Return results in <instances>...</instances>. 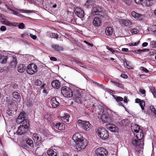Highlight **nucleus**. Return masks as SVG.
Returning a JSON list of instances; mask_svg holds the SVG:
<instances>
[{
  "label": "nucleus",
  "mask_w": 156,
  "mask_h": 156,
  "mask_svg": "<svg viewBox=\"0 0 156 156\" xmlns=\"http://www.w3.org/2000/svg\"><path fill=\"white\" fill-rule=\"evenodd\" d=\"M93 111L95 112L98 115H101V120L105 122H110L112 121V115L109 114L108 112L105 111L103 106L100 105H96V104L93 105Z\"/></svg>",
  "instance_id": "f257e3e1"
},
{
  "label": "nucleus",
  "mask_w": 156,
  "mask_h": 156,
  "mask_svg": "<svg viewBox=\"0 0 156 156\" xmlns=\"http://www.w3.org/2000/svg\"><path fill=\"white\" fill-rule=\"evenodd\" d=\"M72 97L78 103H82L83 102L87 100L86 98L83 97L84 93H83L82 90L77 87L74 88L73 91Z\"/></svg>",
  "instance_id": "f03ea898"
},
{
  "label": "nucleus",
  "mask_w": 156,
  "mask_h": 156,
  "mask_svg": "<svg viewBox=\"0 0 156 156\" xmlns=\"http://www.w3.org/2000/svg\"><path fill=\"white\" fill-rule=\"evenodd\" d=\"M98 136L101 138L103 140H105L109 136V133L108 131L104 128H99L97 131Z\"/></svg>",
  "instance_id": "7ed1b4c3"
},
{
  "label": "nucleus",
  "mask_w": 156,
  "mask_h": 156,
  "mask_svg": "<svg viewBox=\"0 0 156 156\" xmlns=\"http://www.w3.org/2000/svg\"><path fill=\"white\" fill-rule=\"evenodd\" d=\"M76 143V148L77 151H80L85 148L88 144V142L86 139L84 138Z\"/></svg>",
  "instance_id": "20e7f679"
},
{
  "label": "nucleus",
  "mask_w": 156,
  "mask_h": 156,
  "mask_svg": "<svg viewBox=\"0 0 156 156\" xmlns=\"http://www.w3.org/2000/svg\"><path fill=\"white\" fill-rule=\"evenodd\" d=\"M78 125L83 129L88 131L91 129V125L88 121L79 119L77 121Z\"/></svg>",
  "instance_id": "39448f33"
},
{
  "label": "nucleus",
  "mask_w": 156,
  "mask_h": 156,
  "mask_svg": "<svg viewBox=\"0 0 156 156\" xmlns=\"http://www.w3.org/2000/svg\"><path fill=\"white\" fill-rule=\"evenodd\" d=\"M72 90L69 87L65 86L61 88V92L63 96L66 97H71L73 96Z\"/></svg>",
  "instance_id": "423d86ee"
},
{
  "label": "nucleus",
  "mask_w": 156,
  "mask_h": 156,
  "mask_svg": "<svg viewBox=\"0 0 156 156\" xmlns=\"http://www.w3.org/2000/svg\"><path fill=\"white\" fill-rule=\"evenodd\" d=\"M132 146L135 149L139 148H142L144 146V143L142 140H140L136 137H133L132 140Z\"/></svg>",
  "instance_id": "0eeeda50"
},
{
  "label": "nucleus",
  "mask_w": 156,
  "mask_h": 156,
  "mask_svg": "<svg viewBox=\"0 0 156 156\" xmlns=\"http://www.w3.org/2000/svg\"><path fill=\"white\" fill-rule=\"evenodd\" d=\"M26 71L29 74H33L37 71V66L34 63L30 64L27 67Z\"/></svg>",
  "instance_id": "6e6552de"
},
{
  "label": "nucleus",
  "mask_w": 156,
  "mask_h": 156,
  "mask_svg": "<svg viewBox=\"0 0 156 156\" xmlns=\"http://www.w3.org/2000/svg\"><path fill=\"white\" fill-rule=\"evenodd\" d=\"M96 153L98 156H107L108 154V151L105 149L101 147L96 149Z\"/></svg>",
  "instance_id": "1a4fd4ad"
},
{
  "label": "nucleus",
  "mask_w": 156,
  "mask_h": 156,
  "mask_svg": "<svg viewBox=\"0 0 156 156\" xmlns=\"http://www.w3.org/2000/svg\"><path fill=\"white\" fill-rule=\"evenodd\" d=\"M33 139L36 141L37 145H41L42 144L43 139L40 135L37 133H34L33 135Z\"/></svg>",
  "instance_id": "9d476101"
},
{
  "label": "nucleus",
  "mask_w": 156,
  "mask_h": 156,
  "mask_svg": "<svg viewBox=\"0 0 156 156\" xmlns=\"http://www.w3.org/2000/svg\"><path fill=\"white\" fill-rule=\"evenodd\" d=\"M34 144L32 139L30 138H27L24 141V147L25 148H30L33 147Z\"/></svg>",
  "instance_id": "9b49d317"
},
{
  "label": "nucleus",
  "mask_w": 156,
  "mask_h": 156,
  "mask_svg": "<svg viewBox=\"0 0 156 156\" xmlns=\"http://www.w3.org/2000/svg\"><path fill=\"white\" fill-rule=\"evenodd\" d=\"M74 12L76 16L80 18H83L84 16V11L81 8L76 7Z\"/></svg>",
  "instance_id": "f8f14e48"
},
{
  "label": "nucleus",
  "mask_w": 156,
  "mask_h": 156,
  "mask_svg": "<svg viewBox=\"0 0 156 156\" xmlns=\"http://www.w3.org/2000/svg\"><path fill=\"white\" fill-rule=\"evenodd\" d=\"M103 12V9L99 6H97L93 8L92 14L94 15H101Z\"/></svg>",
  "instance_id": "ddd939ff"
},
{
  "label": "nucleus",
  "mask_w": 156,
  "mask_h": 156,
  "mask_svg": "<svg viewBox=\"0 0 156 156\" xmlns=\"http://www.w3.org/2000/svg\"><path fill=\"white\" fill-rule=\"evenodd\" d=\"M134 131L137 133L136 136H134V137H136L137 139L140 140H142V141L144 142V134L143 130H139L137 129H133Z\"/></svg>",
  "instance_id": "4468645a"
},
{
  "label": "nucleus",
  "mask_w": 156,
  "mask_h": 156,
  "mask_svg": "<svg viewBox=\"0 0 156 156\" xmlns=\"http://www.w3.org/2000/svg\"><path fill=\"white\" fill-rule=\"evenodd\" d=\"M73 139L74 140L75 143L84 138L83 137L82 133H75L73 136Z\"/></svg>",
  "instance_id": "2eb2a0df"
},
{
  "label": "nucleus",
  "mask_w": 156,
  "mask_h": 156,
  "mask_svg": "<svg viewBox=\"0 0 156 156\" xmlns=\"http://www.w3.org/2000/svg\"><path fill=\"white\" fill-rule=\"evenodd\" d=\"M53 124L55 127L60 130H64L65 129V125L62 122L53 123Z\"/></svg>",
  "instance_id": "dca6fc26"
},
{
  "label": "nucleus",
  "mask_w": 156,
  "mask_h": 156,
  "mask_svg": "<svg viewBox=\"0 0 156 156\" xmlns=\"http://www.w3.org/2000/svg\"><path fill=\"white\" fill-rule=\"evenodd\" d=\"M105 127L111 132H116L118 131V128L115 125L108 124L105 125Z\"/></svg>",
  "instance_id": "f3484780"
},
{
  "label": "nucleus",
  "mask_w": 156,
  "mask_h": 156,
  "mask_svg": "<svg viewBox=\"0 0 156 156\" xmlns=\"http://www.w3.org/2000/svg\"><path fill=\"white\" fill-rule=\"evenodd\" d=\"M26 117V113L25 112L23 111L21 112L18 117V118L16 120V122L20 124L21 121H22L23 119H25Z\"/></svg>",
  "instance_id": "a211bd4d"
},
{
  "label": "nucleus",
  "mask_w": 156,
  "mask_h": 156,
  "mask_svg": "<svg viewBox=\"0 0 156 156\" xmlns=\"http://www.w3.org/2000/svg\"><path fill=\"white\" fill-rule=\"evenodd\" d=\"M1 22L3 24L9 26H18V23H17L14 22L11 23L9 21L4 19V20H1Z\"/></svg>",
  "instance_id": "6ab92c4d"
},
{
  "label": "nucleus",
  "mask_w": 156,
  "mask_h": 156,
  "mask_svg": "<svg viewBox=\"0 0 156 156\" xmlns=\"http://www.w3.org/2000/svg\"><path fill=\"white\" fill-rule=\"evenodd\" d=\"M131 14L132 16L134 18L137 19L139 20H142L144 18V15L136 13L134 11H133L132 12Z\"/></svg>",
  "instance_id": "aec40b11"
},
{
  "label": "nucleus",
  "mask_w": 156,
  "mask_h": 156,
  "mask_svg": "<svg viewBox=\"0 0 156 156\" xmlns=\"http://www.w3.org/2000/svg\"><path fill=\"white\" fill-rule=\"evenodd\" d=\"M93 23L95 27H98L101 25V21L98 17H96L94 18Z\"/></svg>",
  "instance_id": "412c9836"
},
{
  "label": "nucleus",
  "mask_w": 156,
  "mask_h": 156,
  "mask_svg": "<svg viewBox=\"0 0 156 156\" xmlns=\"http://www.w3.org/2000/svg\"><path fill=\"white\" fill-rule=\"evenodd\" d=\"M28 130L23 126L20 125L18 128L17 133L18 134L21 135L25 133Z\"/></svg>",
  "instance_id": "4be33fe9"
},
{
  "label": "nucleus",
  "mask_w": 156,
  "mask_h": 156,
  "mask_svg": "<svg viewBox=\"0 0 156 156\" xmlns=\"http://www.w3.org/2000/svg\"><path fill=\"white\" fill-rule=\"evenodd\" d=\"M51 105L53 108L58 107L59 105V102L55 98L53 97L51 100Z\"/></svg>",
  "instance_id": "5701e85b"
},
{
  "label": "nucleus",
  "mask_w": 156,
  "mask_h": 156,
  "mask_svg": "<svg viewBox=\"0 0 156 156\" xmlns=\"http://www.w3.org/2000/svg\"><path fill=\"white\" fill-rule=\"evenodd\" d=\"M20 124H22L26 129H28L30 126V121L27 119H23L21 121Z\"/></svg>",
  "instance_id": "b1692460"
},
{
  "label": "nucleus",
  "mask_w": 156,
  "mask_h": 156,
  "mask_svg": "<svg viewBox=\"0 0 156 156\" xmlns=\"http://www.w3.org/2000/svg\"><path fill=\"white\" fill-rule=\"evenodd\" d=\"M51 85L53 88L58 89L60 86V83L58 80H55L52 82Z\"/></svg>",
  "instance_id": "393cba45"
},
{
  "label": "nucleus",
  "mask_w": 156,
  "mask_h": 156,
  "mask_svg": "<svg viewBox=\"0 0 156 156\" xmlns=\"http://www.w3.org/2000/svg\"><path fill=\"white\" fill-rule=\"evenodd\" d=\"M114 29L111 27H107L105 29V33L108 36H111L113 34Z\"/></svg>",
  "instance_id": "a878e982"
},
{
  "label": "nucleus",
  "mask_w": 156,
  "mask_h": 156,
  "mask_svg": "<svg viewBox=\"0 0 156 156\" xmlns=\"http://www.w3.org/2000/svg\"><path fill=\"white\" fill-rule=\"evenodd\" d=\"M26 67L25 65L20 64L19 65L18 67V71L20 73H23L25 70Z\"/></svg>",
  "instance_id": "bb28decb"
},
{
  "label": "nucleus",
  "mask_w": 156,
  "mask_h": 156,
  "mask_svg": "<svg viewBox=\"0 0 156 156\" xmlns=\"http://www.w3.org/2000/svg\"><path fill=\"white\" fill-rule=\"evenodd\" d=\"M129 121L128 119H124L122 120L119 122V124L122 126H127L128 125Z\"/></svg>",
  "instance_id": "cd10ccee"
},
{
  "label": "nucleus",
  "mask_w": 156,
  "mask_h": 156,
  "mask_svg": "<svg viewBox=\"0 0 156 156\" xmlns=\"http://www.w3.org/2000/svg\"><path fill=\"white\" fill-rule=\"evenodd\" d=\"M47 154L49 156H57V153L53 149H50L47 151Z\"/></svg>",
  "instance_id": "c85d7f7f"
},
{
  "label": "nucleus",
  "mask_w": 156,
  "mask_h": 156,
  "mask_svg": "<svg viewBox=\"0 0 156 156\" xmlns=\"http://www.w3.org/2000/svg\"><path fill=\"white\" fill-rule=\"evenodd\" d=\"M51 47L54 50L57 51H62L63 50L62 48L58 45L53 44L51 45Z\"/></svg>",
  "instance_id": "c756f323"
},
{
  "label": "nucleus",
  "mask_w": 156,
  "mask_h": 156,
  "mask_svg": "<svg viewBox=\"0 0 156 156\" xmlns=\"http://www.w3.org/2000/svg\"><path fill=\"white\" fill-rule=\"evenodd\" d=\"M93 4V1L92 0H87V2L85 4V6L87 8L92 6Z\"/></svg>",
  "instance_id": "7c9ffc66"
},
{
  "label": "nucleus",
  "mask_w": 156,
  "mask_h": 156,
  "mask_svg": "<svg viewBox=\"0 0 156 156\" xmlns=\"http://www.w3.org/2000/svg\"><path fill=\"white\" fill-rule=\"evenodd\" d=\"M70 116V115L66 114L63 117H62L61 119L65 122H68L69 121V118Z\"/></svg>",
  "instance_id": "2f4dec72"
},
{
  "label": "nucleus",
  "mask_w": 156,
  "mask_h": 156,
  "mask_svg": "<svg viewBox=\"0 0 156 156\" xmlns=\"http://www.w3.org/2000/svg\"><path fill=\"white\" fill-rule=\"evenodd\" d=\"M7 57V56H2L0 57V63H4L6 62Z\"/></svg>",
  "instance_id": "473e14b6"
},
{
  "label": "nucleus",
  "mask_w": 156,
  "mask_h": 156,
  "mask_svg": "<svg viewBox=\"0 0 156 156\" xmlns=\"http://www.w3.org/2000/svg\"><path fill=\"white\" fill-rule=\"evenodd\" d=\"M123 23L125 26H129L131 24L130 21L129 20H123Z\"/></svg>",
  "instance_id": "72a5a7b5"
},
{
  "label": "nucleus",
  "mask_w": 156,
  "mask_h": 156,
  "mask_svg": "<svg viewBox=\"0 0 156 156\" xmlns=\"http://www.w3.org/2000/svg\"><path fill=\"white\" fill-rule=\"evenodd\" d=\"M50 36L51 38H58V35L57 34L54 33H51L50 34Z\"/></svg>",
  "instance_id": "f704fd0d"
},
{
  "label": "nucleus",
  "mask_w": 156,
  "mask_h": 156,
  "mask_svg": "<svg viewBox=\"0 0 156 156\" xmlns=\"http://www.w3.org/2000/svg\"><path fill=\"white\" fill-rule=\"evenodd\" d=\"M12 59V60L11 62V65L12 66H15L17 63V62L16 61V59L15 58L13 57Z\"/></svg>",
  "instance_id": "c9c22d12"
},
{
  "label": "nucleus",
  "mask_w": 156,
  "mask_h": 156,
  "mask_svg": "<svg viewBox=\"0 0 156 156\" xmlns=\"http://www.w3.org/2000/svg\"><path fill=\"white\" fill-rule=\"evenodd\" d=\"M13 96L14 98L16 99H19L20 98V96L19 93L17 92H14L13 93Z\"/></svg>",
  "instance_id": "e433bc0d"
},
{
  "label": "nucleus",
  "mask_w": 156,
  "mask_h": 156,
  "mask_svg": "<svg viewBox=\"0 0 156 156\" xmlns=\"http://www.w3.org/2000/svg\"><path fill=\"white\" fill-rule=\"evenodd\" d=\"M141 107V108L142 110H144V107L145 106V103L144 100H141L139 103Z\"/></svg>",
  "instance_id": "4c0bfd02"
},
{
  "label": "nucleus",
  "mask_w": 156,
  "mask_h": 156,
  "mask_svg": "<svg viewBox=\"0 0 156 156\" xmlns=\"http://www.w3.org/2000/svg\"><path fill=\"white\" fill-rule=\"evenodd\" d=\"M44 118L48 121L50 122L51 121V117L50 115L48 114H46L44 116Z\"/></svg>",
  "instance_id": "58836bf2"
},
{
  "label": "nucleus",
  "mask_w": 156,
  "mask_h": 156,
  "mask_svg": "<svg viewBox=\"0 0 156 156\" xmlns=\"http://www.w3.org/2000/svg\"><path fill=\"white\" fill-rule=\"evenodd\" d=\"M130 32L132 33L136 34L139 32V30L137 29L134 28L131 29Z\"/></svg>",
  "instance_id": "ea45409f"
},
{
  "label": "nucleus",
  "mask_w": 156,
  "mask_h": 156,
  "mask_svg": "<svg viewBox=\"0 0 156 156\" xmlns=\"http://www.w3.org/2000/svg\"><path fill=\"white\" fill-rule=\"evenodd\" d=\"M115 98L117 102L122 101L123 100V98L120 96H117L116 97H115Z\"/></svg>",
  "instance_id": "a19ab883"
},
{
  "label": "nucleus",
  "mask_w": 156,
  "mask_h": 156,
  "mask_svg": "<svg viewBox=\"0 0 156 156\" xmlns=\"http://www.w3.org/2000/svg\"><path fill=\"white\" fill-rule=\"evenodd\" d=\"M140 70L144 72L145 73H147L149 72L148 70L144 67H140Z\"/></svg>",
  "instance_id": "79ce46f5"
},
{
  "label": "nucleus",
  "mask_w": 156,
  "mask_h": 156,
  "mask_svg": "<svg viewBox=\"0 0 156 156\" xmlns=\"http://www.w3.org/2000/svg\"><path fill=\"white\" fill-rule=\"evenodd\" d=\"M91 81L92 83L97 84L98 86H99L101 87H104V86L102 84H100L97 82L94 81V80H92Z\"/></svg>",
  "instance_id": "37998d69"
},
{
  "label": "nucleus",
  "mask_w": 156,
  "mask_h": 156,
  "mask_svg": "<svg viewBox=\"0 0 156 156\" xmlns=\"http://www.w3.org/2000/svg\"><path fill=\"white\" fill-rule=\"evenodd\" d=\"M150 44L152 47H156V41H151Z\"/></svg>",
  "instance_id": "c03bdc74"
},
{
  "label": "nucleus",
  "mask_w": 156,
  "mask_h": 156,
  "mask_svg": "<svg viewBox=\"0 0 156 156\" xmlns=\"http://www.w3.org/2000/svg\"><path fill=\"white\" fill-rule=\"evenodd\" d=\"M124 2L127 5H129L132 3V0H123Z\"/></svg>",
  "instance_id": "a18cd8bd"
},
{
  "label": "nucleus",
  "mask_w": 156,
  "mask_h": 156,
  "mask_svg": "<svg viewBox=\"0 0 156 156\" xmlns=\"http://www.w3.org/2000/svg\"><path fill=\"white\" fill-rule=\"evenodd\" d=\"M19 12H20L21 13H31L32 12L30 10H25L23 9H20L19 10Z\"/></svg>",
  "instance_id": "49530a36"
},
{
  "label": "nucleus",
  "mask_w": 156,
  "mask_h": 156,
  "mask_svg": "<svg viewBox=\"0 0 156 156\" xmlns=\"http://www.w3.org/2000/svg\"><path fill=\"white\" fill-rule=\"evenodd\" d=\"M6 113L9 116L12 115V111L9 108H8L6 111Z\"/></svg>",
  "instance_id": "de8ad7c7"
},
{
  "label": "nucleus",
  "mask_w": 156,
  "mask_h": 156,
  "mask_svg": "<svg viewBox=\"0 0 156 156\" xmlns=\"http://www.w3.org/2000/svg\"><path fill=\"white\" fill-rule=\"evenodd\" d=\"M42 83V82L41 80H37L35 82V84L36 86H40L41 84Z\"/></svg>",
  "instance_id": "09e8293b"
},
{
  "label": "nucleus",
  "mask_w": 156,
  "mask_h": 156,
  "mask_svg": "<svg viewBox=\"0 0 156 156\" xmlns=\"http://www.w3.org/2000/svg\"><path fill=\"white\" fill-rule=\"evenodd\" d=\"M139 42V41H138L137 42H135L134 43L130 42L129 43V45L130 46H136L138 44Z\"/></svg>",
  "instance_id": "8fccbe9b"
},
{
  "label": "nucleus",
  "mask_w": 156,
  "mask_h": 156,
  "mask_svg": "<svg viewBox=\"0 0 156 156\" xmlns=\"http://www.w3.org/2000/svg\"><path fill=\"white\" fill-rule=\"evenodd\" d=\"M74 62L78 65H79L80 66L82 67L83 66V64L80 61L75 60H74Z\"/></svg>",
  "instance_id": "3c124183"
},
{
  "label": "nucleus",
  "mask_w": 156,
  "mask_h": 156,
  "mask_svg": "<svg viewBox=\"0 0 156 156\" xmlns=\"http://www.w3.org/2000/svg\"><path fill=\"white\" fill-rule=\"evenodd\" d=\"M144 3L145 5L147 6H149L151 5L150 1L149 0H146Z\"/></svg>",
  "instance_id": "603ef678"
},
{
  "label": "nucleus",
  "mask_w": 156,
  "mask_h": 156,
  "mask_svg": "<svg viewBox=\"0 0 156 156\" xmlns=\"http://www.w3.org/2000/svg\"><path fill=\"white\" fill-rule=\"evenodd\" d=\"M18 28L19 29H23L24 28V25L23 23H20L18 25Z\"/></svg>",
  "instance_id": "864d4df0"
},
{
  "label": "nucleus",
  "mask_w": 156,
  "mask_h": 156,
  "mask_svg": "<svg viewBox=\"0 0 156 156\" xmlns=\"http://www.w3.org/2000/svg\"><path fill=\"white\" fill-rule=\"evenodd\" d=\"M151 93L154 96V97H156V91L155 90V89H151Z\"/></svg>",
  "instance_id": "5fc2aeb1"
},
{
  "label": "nucleus",
  "mask_w": 156,
  "mask_h": 156,
  "mask_svg": "<svg viewBox=\"0 0 156 156\" xmlns=\"http://www.w3.org/2000/svg\"><path fill=\"white\" fill-rule=\"evenodd\" d=\"M106 48L108 50L110 51L111 52H112L113 53L115 52V50H114L112 48L109 47L108 46H107L106 47Z\"/></svg>",
  "instance_id": "6e6d98bb"
},
{
  "label": "nucleus",
  "mask_w": 156,
  "mask_h": 156,
  "mask_svg": "<svg viewBox=\"0 0 156 156\" xmlns=\"http://www.w3.org/2000/svg\"><path fill=\"white\" fill-rule=\"evenodd\" d=\"M30 37L34 40H35L37 38V36L35 35H34L32 34H30Z\"/></svg>",
  "instance_id": "4d7b16f0"
},
{
  "label": "nucleus",
  "mask_w": 156,
  "mask_h": 156,
  "mask_svg": "<svg viewBox=\"0 0 156 156\" xmlns=\"http://www.w3.org/2000/svg\"><path fill=\"white\" fill-rule=\"evenodd\" d=\"M139 91L142 94H145L146 93V91L144 89L142 90L140 88Z\"/></svg>",
  "instance_id": "13d9d810"
},
{
  "label": "nucleus",
  "mask_w": 156,
  "mask_h": 156,
  "mask_svg": "<svg viewBox=\"0 0 156 156\" xmlns=\"http://www.w3.org/2000/svg\"><path fill=\"white\" fill-rule=\"evenodd\" d=\"M84 43H86V44H87L89 46L92 47L93 46V44H91V43H89V42H87L86 41H85V40L84 41Z\"/></svg>",
  "instance_id": "bf43d9fd"
},
{
  "label": "nucleus",
  "mask_w": 156,
  "mask_h": 156,
  "mask_svg": "<svg viewBox=\"0 0 156 156\" xmlns=\"http://www.w3.org/2000/svg\"><path fill=\"white\" fill-rule=\"evenodd\" d=\"M135 2L138 4H141L142 3L143 0H134Z\"/></svg>",
  "instance_id": "052dcab7"
},
{
  "label": "nucleus",
  "mask_w": 156,
  "mask_h": 156,
  "mask_svg": "<svg viewBox=\"0 0 156 156\" xmlns=\"http://www.w3.org/2000/svg\"><path fill=\"white\" fill-rule=\"evenodd\" d=\"M28 36V34L27 32H25L23 34H21L22 37H27Z\"/></svg>",
  "instance_id": "680f3d73"
},
{
  "label": "nucleus",
  "mask_w": 156,
  "mask_h": 156,
  "mask_svg": "<svg viewBox=\"0 0 156 156\" xmlns=\"http://www.w3.org/2000/svg\"><path fill=\"white\" fill-rule=\"evenodd\" d=\"M121 76L125 79H127L128 78V76L125 74H122L121 75Z\"/></svg>",
  "instance_id": "e2e57ef3"
},
{
  "label": "nucleus",
  "mask_w": 156,
  "mask_h": 156,
  "mask_svg": "<svg viewBox=\"0 0 156 156\" xmlns=\"http://www.w3.org/2000/svg\"><path fill=\"white\" fill-rule=\"evenodd\" d=\"M0 30L2 31H4L6 30V27L5 26H2L0 27Z\"/></svg>",
  "instance_id": "0e129e2a"
},
{
  "label": "nucleus",
  "mask_w": 156,
  "mask_h": 156,
  "mask_svg": "<svg viewBox=\"0 0 156 156\" xmlns=\"http://www.w3.org/2000/svg\"><path fill=\"white\" fill-rule=\"evenodd\" d=\"M118 87L122 89H123L124 88L123 85L120 83H119L118 85Z\"/></svg>",
  "instance_id": "69168bd1"
},
{
  "label": "nucleus",
  "mask_w": 156,
  "mask_h": 156,
  "mask_svg": "<svg viewBox=\"0 0 156 156\" xmlns=\"http://www.w3.org/2000/svg\"><path fill=\"white\" fill-rule=\"evenodd\" d=\"M153 27L152 31L154 33H156V25H155L154 26H153Z\"/></svg>",
  "instance_id": "338daca9"
},
{
  "label": "nucleus",
  "mask_w": 156,
  "mask_h": 156,
  "mask_svg": "<svg viewBox=\"0 0 156 156\" xmlns=\"http://www.w3.org/2000/svg\"><path fill=\"white\" fill-rule=\"evenodd\" d=\"M50 60L52 61H55L57 60V59L55 57H51L50 58Z\"/></svg>",
  "instance_id": "774afa93"
}]
</instances>
